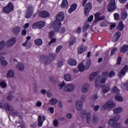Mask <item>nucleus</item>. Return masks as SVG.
Masks as SVG:
<instances>
[{
  "label": "nucleus",
  "instance_id": "nucleus-30",
  "mask_svg": "<svg viewBox=\"0 0 128 128\" xmlns=\"http://www.w3.org/2000/svg\"><path fill=\"white\" fill-rule=\"evenodd\" d=\"M128 50V46L125 44L123 46H122L120 49V52H122V54H124V52H126Z\"/></svg>",
  "mask_w": 128,
  "mask_h": 128
},
{
  "label": "nucleus",
  "instance_id": "nucleus-15",
  "mask_svg": "<svg viewBox=\"0 0 128 128\" xmlns=\"http://www.w3.org/2000/svg\"><path fill=\"white\" fill-rule=\"evenodd\" d=\"M120 36H122V34H120V32H117L115 33L114 36H113L112 40L114 42H118V40L120 38Z\"/></svg>",
  "mask_w": 128,
  "mask_h": 128
},
{
  "label": "nucleus",
  "instance_id": "nucleus-37",
  "mask_svg": "<svg viewBox=\"0 0 128 128\" xmlns=\"http://www.w3.org/2000/svg\"><path fill=\"white\" fill-rule=\"evenodd\" d=\"M5 108L7 110H11V111H14V108L12 106H10V105L8 104H5L4 106Z\"/></svg>",
  "mask_w": 128,
  "mask_h": 128
},
{
  "label": "nucleus",
  "instance_id": "nucleus-35",
  "mask_svg": "<svg viewBox=\"0 0 128 128\" xmlns=\"http://www.w3.org/2000/svg\"><path fill=\"white\" fill-rule=\"evenodd\" d=\"M49 104L52 106H54L58 104V100L54 98H52L50 100Z\"/></svg>",
  "mask_w": 128,
  "mask_h": 128
},
{
  "label": "nucleus",
  "instance_id": "nucleus-8",
  "mask_svg": "<svg viewBox=\"0 0 128 128\" xmlns=\"http://www.w3.org/2000/svg\"><path fill=\"white\" fill-rule=\"evenodd\" d=\"M33 14H34V7L32 6L28 7L27 10H26L25 18H32V16Z\"/></svg>",
  "mask_w": 128,
  "mask_h": 128
},
{
  "label": "nucleus",
  "instance_id": "nucleus-46",
  "mask_svg": "<svg viewBox=\"0 0 128 128\" xmlns=\"http://www.w3.org/2000/svg\"><path fill=\"white\" fill-rule=\"evenodd\" d=\"M76 38H74L71 39V41L70 42V46H72L74 44H76Z\"/></svg>",
  "mask_w": 128,
  "mask_h": 128
},
{
  "label": "nucleus",
  "instance_id": "nucleus-59",
  "mask_svg": "<svg viewBox=\"0 0 128 128\" xmlns=\"http://www.w3.org/2000/svg\"><path fill=\"white\" fill-rule=\"evenodd\" d=\"M66 32V28L62 27L60 30V34H64Z\"/></svg>",
  "mask_w": 128,
  "mask_h": 128
},
{
  "label": "nucleus",
  "instance_id": "nucleus-41",
  "mask_svg": "<svg viewBox=\"0 0 128 128\" xmlns=\"http://www.w3.org/2000/svg\"><path fill=\"white\" fill-rule=\"evenodd\" d=\"M128 17V14L126 11H123L122 13V20H126Z\"/></svg>",
  "mask_w": 128,
  "mask_h": 128
},
{
  "label": "nucleus",
  "instance_id": "nucleus-43",
  "mask_svg": "<svg viewBox=\"0 0 128 128\" xmlns=\"http://www.w3.org/2000/svg\"><path fill=\"white\" fill-rule=\"evenodd\" d=\"M6 46V42L4 41H2L0 42V51L2 50Z\"/></svg>",
  "mask_w": 128,
  "mask_h": 128
},
{
  "label": "nucleus",
  "instance_id": "nucleus-58",
  "mask_svg": "<svg viewBox=\"0 0 128 128\" xmlns=\"http://www.w3.org/2000/svg\"><path fill=\"white\" fill-rule=\"evenodd\" d=\"M98 96L96 94L93 95L92 96V100H98Z\"/></svg>",
  "mask_w": 128,
  "mask_h": 128
},
{
  "label": "nucleus",
  "instance_id": "nucleus-48",
  "mask_svg": "<svg viewBox=\"0 0 128 128\" xmlns=\"http://www.w3.org/2000/svg\"><path fill=\"white\" fill-rule=\"evenodd\" d=\"M62 46H58L56 48V54H58V52H60L62 50Z\"/></svg>",
  "mask_w": 128,
  "mask_h": 128
},
{
  "label": "nucleus",
  "instance_id": "nucleus-44",
  "mask_svg": "<svg viewBox=\"0 0 128 128\" xmlns=\"http://www.w3.org/2000/svg\"><path fill=\"white\" fill-rule=\"evenodd\" d=\"M100 24V26H102V28H104L106 26H108V22L107 21H104L102 22Z\"/></svg>",
  "mask_w": 128,
  "mask_h": 128
},
{
  "label": "nucleus",
  "instance_id": "nucleus-13",
  "mask_svg": "<svg viewBox=\"0 0 128 128\" xmlns=\"http://www.w3.org/2000/svg\"><path fill=\"white\" fill-rule=\"evenodd\" d=\"M92 10V2H89L86 4L84 8V14L85 16H88V12H90V10Z\"/></svg>",
  "mask_w": 128,
  "mask_h": 128
},
{
  "label": "nucleus",
  "instance_id": "nucleus-10",
  "mask_svg": "<svg viewBox=\"0 0 128 128\" xmlns=\"http://www.w3.org/2000/svg\"><path fill=\"white\" fill-rule=\"evenodd\" d=\"M46 26V22L44 21H40L32 24V28H42Z\"/></svg>",
  "mask_w": 128,
  "mask_h": 128
},
{
  "label": "nucleus",
  "instance_id": "nucleus-6",
  "mask_svg": "<svg viewBox=\"0 0 128 128\" xmlns=\"http://www.w3.org/2000/svg\"><path fill=\"white\" fill-rule=\"evenodd\" d=\"M116 8V0H111L108 6V12H114Z\"/></svg>",
  "mask_w": 128,
  "mask_h": 128
},
{
  "label": "nucleus",
  "instance_id": "nucleus-62",
  "mask_svg": "<svg viewBox=\"0 0 128 128\" xmlns=\"http://www.w3.org/2000/svg\"><path fill=\"white\" fill-rule=\"evenodd\" d=\"M22 36H26V30L24 29L22 32Z\"/></svg>",
  "mask_w": 128,
  "mask_h": 128
},
{
  "label": "nucleus",
  "instance_id": "nucleus-26",
  "mask_svg": "<svg viewBox=\"0 0 128 128\" xmlns=\"http://www.w3.org/2000/svg\"><path fill=\"white\" fill-rule=\"evenodd\" d=\"M23 46H25L26 50H29V48L32 46V43L28 42V40H26V42L22 44Z\"/></svg>",
  "mask_w": 128,
  "mask_h": 128
},
{
  "label": "nucleus",
  "instance_id": "nucleus-4",
  "mask_svg": "<svg viewBox=\"0 0 128 128\" xmlns=\"http://www.w3.org/2000/svg\"><path fill=\"white\" fill-rule=\"evenodd\" d=\"M120 116L117 115L114 117V118H112L110 119L108 122L109 126H112V128H120V124L116 122L118 120H120Z\"/></svg>",
  "mask_w": 128,
  "mask_h": 128
},
{
  "label": "nucleus",
  "instance_id": "nucleus-22",
  "mask_svg": "<svg viewBox=\"0 0 128 128\" xmlns=\"http://www.w3.org/2000/svg\"><path fill=\"white\" fill-rule=\"evenodd\" d=\"M39 15L40 18H48V16H50V14L46 11L40 12Z\"/></svg>",
  "mask_w": 128,
  "mask_h": 128
},
{
  "label": "nucleus",
  "instance_id": "nucleus-56",
  "mask_svg": "<svg viewBox=\"0 0 128 128\" xmlns=\"http://www.w3.org/2000/svg\"><path fill=\"white\" fill-rule=\"evenodd\" d=\"M1 64H2V66H8V62L4 60L1 62Z\"/></svg>",
  "mask_w": 128,
  "mask_h": 128
},
{
  "label": "nucleus",
  "instance_id": "nucleus-60",
  "mask_svg": "<svg viewBox=\"0 0 128 128\" xmlns=\"http://www.w3.org/2000/svg\"><path fill=\"white\" fill-rule=\"evenodd\" d=\"M48 110L51 114H54V107H50L48 108Z\"/></svg>",
  "mask_w": 128,
  "mask_h": 128
},
{
  "label": "nucleus",
  "instance_id": "nucleus-27",
  "mask_svg": "<svg viewBox=\"0 0 128 128\" xmlns=\"http://www.w3.org/2000/svg\"><path fill=\"white\" fill-rule=\"evenodd\" d=\"M96 76H98V73L96 72H92L89 76V80H90V82L94 80V78H96Z\"/></svg>",
  "mask_w": 128,
  "mask_h": 128
},
{
  "label": "nucleus",
  "instance_id": "nucleus-20",
  "mask_svg": "<svg viewBox=\"0 0 128 128\" xmlns=\"http://www.w3.org/2000/svg\"><path fill=\"white\" fill-rule=\"evenodd\" d=\"M82 64L86 68V70L90 68L92 62L90 60H85L82 62Z\"/></svg>",
  "mask_w": 128,
  "mask_h": 128
},
{
  "label": "nucleus",
  "instance_id": "nucleus-38",
  "mask_svg": "<svg viewBox=\"0 0 128 128\" xmlns=\"http://www.w3.org/2000/svg\"><path fill=\"white\" fill-rule=\"evenodd\" d=\"M14 34H20V28L18 26L14 28L12 30Z\"/></svg>",
  "mask_w": 128,
  "mask_h": 128
},
{
  "label": "nucleus",
  "instance_id": "nucleus-1",
  "mask_svg": "<svg viewBox=\"0 0 128 128\" xmlns=\"http://www.w3.org/2000/svg\"><path fill=\"white\" fill-rule=\"evenodd\" d=\"M64 20V14L62 12H59L56 16V20L52 23L50 24V26H52L55 32H58L60 26H62V24L60 22H62Z\"/></svg>",
  "mask_w": 128,
  "mask_h": 128
},
{
  "label": "nucleus",
  "instance_id": "nucleus-45",
  "mask_svg": "<svg viewBox=\"0 0 128 128\" xmlns=\"http://www.w3.org/2000/svg\"><path fill=\"white\" fill-rule=\"evenodd\" d=\"M58 86L60 90H64V88L66 86V82L64 81L58 84Z\"/></svg>",
  "mask_w": 128,
  "mask_h": 128
},
{
  "label": "nucleus",
  "instance_id": "nucleus-54",
  "mask_svg": "<svg viewBox=\"0 0 128 128\" xmlns=\"http://www.w3.org/2000/svg\"><path fill=\"white\" fill-rule=\"evenodd\" d=\"M112 92H120V90L118 89V88H116V86H114L112 90Z\"/></svg>",
  "mask_w": 128,
  "mask_h": 128
},
{
  "label": "nucleus",
  "instance_id": "nucleus-32",
  "mask_svg": "<svg viewBox=\"0 0 128 128\" xmlns=\"http://www.w3.org/2000/svg\"><path fill=\"white\" fill-rule=\"evenodd\" d=\"M124 28V25L122 22H120L118 24V26H117V30H122Z\"/></svg>",
  "mask_w": 128,
  "mask_h": 128
},
{
  "label": "nucleus",
  "instance_id": "nucleus-53",
  "mask_svg": "<svg viewBox=\"0 0 128 128\" xmlns=\"http://www.w3.org/2000/svg\"><path fill=\"white\" fill-rule=\"evenodd\" d=\"M53 124L54 126L55 127H57L58 126V120H55L54 122H53Z\"/></svg>",
  "mask_w": 128,
  "mask_h": 128
},
{
  "label": "nucleus",
  "instance_id": "nucleus-29",
  "mask_svg": "<svg viewBox=\"0 0 128 128\" xmlns=\"http://www.w3.org/2000/svg\"><path fill=\"white\" fill-rule=\"evenodd\" d=\"M113 111L114 114H120L122 112V108L121 107L116 108L113 110Z\"/></svg>",
  "mask_w": 128,
  "mask_h": 128
},
{
  "label": "nucleus",
  "instance_id": "nucleus-47",
  "mask_svg": "<svg viewBox=\"0 0 128 128\" xmlns=\"http://www.w3.org/2000/svg\"><path fill=\"white\" fill-rule=\"evenodd\" d=\"M90 28V24H84L83 26L82 32H84L86 30H88Z\"/></svg>",
  "mask_w": 128,
  "mask_h": 128
},
{
  "label": "nucleus",
  "instance_id": "nucleus-28",
  "mask_svg": "<svg viewBox=\"0 0 128 128\" xmlns=\"http://www.w3.org/2000/svg\"><path fill=\"white\" fill-rule=\"evenodd\" d=\"M78 68L79 72H82L86 70V67L84 66V63L81 62L78 65Z\"/></svg>",
  "mask_w": 128,
  "mask_h": 128
},
{
  "label": "nucleus",
  "instance_id": "nucleus-34",
  "mask_svg": "<svg viewBox=\"0 0 128 128\" xmlns=\"http://www.w3.org/2000/svg\"><path fill=\"white\" fill-rule=\"evenodd\" d=\"M68 6V2L66 0H64L61 4V7L66 8Z\"/></svg>",
  "mask_w": 128,
  "mask_h": 128
},
{
  "label": "nucleus",
  "instance_id": "nucleus-14",
  "mask_svg": "<svg viewBox=\"0 0 128 128\" xmlns=\"http://www.w3.org/2000/svg\"><path fill=\"white\" fill-rule=\"evenodd\" d=\"M90 88V84H85L82 85L81 88V92L84 94L88 92V89Z\"/></svg>",
  "mask_w": 128,
  "mask_h": 128
},
{
  "label": "nucleus",
  "instance_id": "nucleus-33",
  "mask_svg": "<svg viewBox=\"0 0 128 128\" xmlns=\"http://www.w3.org/2000/svg\"><path fill=\"white\" fill-rule=\"evenodd\" d=\"M14 92L12 90L10 92L9 95L7 96V100H12V98H14V96H12V94H14Z\"/></svg>",
  "mask_w": 128,
  "mask_h": 128
},
{
  "label": "nucleus",
  "instance_id": "nucleus-9",
  "mask_svg": "<svg viewBox=\"0 0 128 128\" xmlns=\"http://www.w3.org/2000/svg\"><path fill=\"white\" fill-rule=\"evenodd\" d=\"M12 10H14V5L12 2L9 3L3 10L4 12H6V14H10Z\"/></svg>",
  "mask_w": 128,
  "mask_h": 128
},
{
  "label": "nucleus",
  "instance_id": "nucleus-12",
  "mask_svg": "<svg viewBox=\"0 0 128 128\" xmlns=\"http://www.w3.org/2000/svg\"><path fill=\"white\" fill-rule=\"evenodd\" d=\"M16 42V38H12L10 40H8L6 42V46L8 48H10V46H12Z\"/></svg>",
  "mask_w": 128,
  "mask_h": 128
},
{
  "label": "nucleus",
  "instance_id": "nucleus-23",
  "mask_svg": "<svg viewBox=\"0 0 128 128\" xmlns=\"http://www.w3.org/2000/svg\"><path fill=\"white\" fill-rule=\"evenodd\" d=\"M128 70V66H124V68L121 70L120 72L118 74V76L120 78H122L124 74H126V72Z\"/></svg>",
  "mask_w": 128,
  "mask_h": 128
},
{
  "label": "nucleus",
  "instance_id": "nucleus-64",
  "mask_svg": "<svg viewBox=\"0 0 128 128\" xmlns=\"http://www.w3.org/2000/svg\"><path fill=\"white\" fill-rule=\"evenodd\" d=\"M42 102L40 101H38L36 104V106H38V107L42 106Z\"/></svg>",
  "mask_w": 128,
  "mask_h": 128
},
{
  "label": "nucleus",
  "instance_id": "nucleus-63",
  "mask_svg": "<svg viewBox=\"0 0 128 128\" xmlns=\"http://www.w3.org/2000/svg\"><path fill=\"white\" fill-rule=\"evenodd\" d=\"M56 40V38H52L51 39L50 42L48 43V44H53V42H55Z\"/></svg>",
  "mask_w": 128,
  "mask_h": 128
},
{
  "label": "nucleus",
  "instance_id": "nucleus-42",
  "mask_svg": "<svg viewBox=\"0 0 128 128\" xmlns=\"http://www.w3.org/2000/svg\"><path fill=\"white\" fill-rule=\"evenodd\" d=\"M38 126H42L43 122L42 120V116H39L38 117Z\"/></svg>",
  "mask_w": 128,
  "mask_h": 128
},
{
  "label": "nucleus",
  "instance_id": "nucleus-50",
  "mask_svg": "<svg viewBox=\"0 0 128 128\" xmlns=\"http://www.w3.org/2000/svg\"><path fill=\"white\" fill-rule=\"evenodd\" d=\"M116 23H110V30H113L114 28H116Z\"/></svg>",
  "mask_w": 128,
  "mask_h": 128
},
{
  "label": "nucleus",
  "instance_id": "nucleus-57",
  "mask_svg": "<svg viewBox=\"0 0 128 128\" xmlns=\"http://www.w3.org/2000/svg\"><path fill=\"white\" fill-rule=\"evenodd\" d=\"M66 118H68L69 120H70V118H72V115L70 113H68L66 114Z\"/></svg>",
  "mask_w": 128,
  "mask_h": 128
},
{
  "label": "nucleus",
  "instance_id": "nucleus-21",
  "mask_svg": "<svg viewBox=\"0 0 128 128\" xmlns=\"http://www.w3.org/2000/svg\"><path fill=\"white\" fill-rule=\"evenodd\" d=\"M16 68L19 72H22L24 70V65L22 62H19L16 66Z\"/></svg>",
  "mask_w": 128,
  "mask_h": 128
},
{
  "label": "nucleus",
  "instance_id": "nucleus-61",
  "mask_svg": "<svg viewBox=\"0 0 128 128\" xmlns=\"http://www.w3.org/2000/svg\"><path fill=\"white\" fill-rule=\"evenodd\" d=\"M62 64H64V62H60L57 65L58 68H60L61 66H62Z\"/></svg>",
  "mask_w": 128,
  "mask_h": 128
},
{
  "label": "nucleus",
  "instance_id": "nucleus-11",
  "mask_svg": "<svg viewBox=\"0 0 128 128\" xmlns=\"http://www.w3.org/2000/svg\"><path fill=\"white\" fill-rule=\"evenodd\" d=\"M76 108L77 110L80 112L82 110V108H84V102L82 100H78L76 101Z\"/></svg>",
  "mask_w": 128,
  "mask_h": 128
},
{
  "label": "nucleus",
  "instance_id": "nucleus-18",
  "mask_svg": "<svg viewBox=\"0 0 128 128\" xmlns=\"http://www.w3.org/2000/svg\"><path fill=\"white\" fill-rule=\"evenodd\" d=\"M94 18L96 20H104V18H106V16H100V13L99 12L94 14Z\"/></svg>",
  "mask_w": 128,
  "mask_h": 128
},
{
  "label": "nucleus",
  "instance_id": "nucleus-19",
  "mask_svg": "<svg viewBox=\"0 0 128 128\" xmlns=\"http://www.w3.org/2000/svg\"><path fill=\"white\" fill-rule=\"evenodd\" d=\"M110 90V85H104L102 86V92L103 94H106Z\"/></svg>",
  "mask_w": 128,
  "mask_h": 128
},
{
  "label": "nucleus",
  "instance_id": "nucleus-7",
  "mask_svg": "<svg viewBox=\"0 0 128 128\" xmlns=\"http://www.w3.org/2000/svg\"><path fill=\"white\" fill-rule=\"evenodd\" d=\"M104 110L110 108H116V104L112 100H108L107 102L103 105L102 106Z\"/></svg>",
  "mask_w": 128,
  "mask_h": 128
},
{
  "label": "nucleus",
  "instance_id": "nucleus-39",
  "mask_svg": "<svg viewBox=\"0 0 128 128\" xmlns=\"http://www.w3.org/2000/svg\"><path fill=\"white\" fill-rule=\"evenodd\" d=\"M8 84H6V82L4 81H2L0 82V86H1L2 88H6Z\"/></svg>",
  "mask_w": 128,
  "mask_h": 128
},
{
  "label": "nucleus",
  "instance_id": "nucleus-17",
  "mask_svg": "<svg viewBox=\"0 0 128 128\" xmlns=\"http://www.w3.org/2000/svg\"><path fill=\"white\" fill-rule=\"evenodd\" d=\"M68 64L69 66H74L78 64V62H76V60L74 58H70L68 60Z\"/></svg>",
  "mask_w": 128,
  "mask_h": 128
},
{
  "label": "nucleus",
  "instance_id": "nucleus-2",
  "mask_svg": "<svg viewBox=\"0 0 128 128\" xmlns=\"http://www.w3.org/2000/svg\"><path fill=\"white\" fill-rule=\"evenodd\" d=\"M108 72H104L102 74V76L99 75L96 78L94 86L96 88H100V86L101 84H106V82L108 80Z\"/></svg>",
  "mask_w": 128,
  "mask_h": 128
},
{
  "label": "nucleus",
  "instance_id": "nucleus-51",
  "mask_svg": "<svg viewBox=\"0 0 128 128\" xmlns=\"http://www.w3.org/2000/svg\"><path fill=\"white\" fill-rule=\"evenodd\" d=\"M116 76V73L114 72V71H111L108 74L109 78H112V76Z\"/></svg>",
  "mask_w": 128,
  "mask_h": 128
},
{
  "label": "nucleus",
  "instance_id": "nucleus-40",
  "mask_svg": "<svg viewBox=\"0 0 128 128\" xmlns=\"http://www.w3.org/2000/svg\"><path fill=\"white\" fill-rule=\"evenodd\" d=\"M115 100L118 102H122L124 100V98L120 95H116L115 96Z\"/></svg>",
  "mask_w": 128,
  "mask_h": 128
},
{
  "label": "nucleus",
  "instance_id": "nucleus-55",
  "mask_svg": "<svg viewBox=\"0 0 128 128\" xmlns=\"http://www.w3.org/2000/svg\"><path fill=\"white\" fill-rule=\"evenodd\" d=\"M114 18L116 20H118V18H120V15L118 14L115 13L114 14Z\"/></svg>",
  "mask_w": 128,
  "mask_h": 128
},
{
  "label": "nucleus",
  "instance_id": "nucleus-36",
  "mask_svg": "<svg viewBox=\"0 0 128 128\" xmlns=\"http://www.w3.org/2000/svg\"><path fill=\"white\" fill-rule=\"evenodd\" d=\"M34 44L36 46H42V40L40 38L36 39L34 40Z\"/></svg>",
  "mask_w": 128,
  "mask_h": 128
},
{
  "label": "nucleus",
  "instance_id": "nucleus-16",
  "mask_svg": "<svg viewBox=\"0 0 128 128\" xmlns=\"http://www.w3.org/2000/svg\"><path fill=\"white\" fill-rule=\"evenodd\" d=\"M64 80L66 82H72L74 78L70 74H66L64 75Z\"/></svg>",
  "mask_w": 128,
  "mask_h": 128
},
{
  "label": "nucleus",
  "instance_id": "nucleus-52",
  "mask_svg": "<svg viewBox=\"0 0 128 128\" xmlns=\"http://www.w3.org/2000/svg\"><path fill=\"white\" fill-rule=\"evenodd\" d=\"M33 88L34 92H38V86L34 85Z\"/></svg>",
  "mask_w": 128,
  "mask_h": 128
},
{
  "label": "nucleus",
  "instance_id": "nucleus-3",
  "mask_svg": "<svg viewBox=\"0 0 128 128\" xmlns=\"http://www.w3.org/2000/svg\"><path fill=\"white\" fill-rule=\"evenodd\" d=\"M86 122L88 124H90V122L96 124L98 123V118L96 116H94L90 118V112H88L86 114Z\"/></svg>",
  "mask_w": 128,
  "mask_h": 128
},
{
  "label": "nucleus",
  "instance_id": "nucleus-24",
  "mask_svg": "<svg viewBox=\"0 0 128 128\" xmlns=\"http://www.w3.org/2000/svg\"><path fill=\"white\" fill-rule=\"evenodd\" d=\"M88 48L86 46H80L78 48V52L79 54H82Z\"/></svg>",
  "mask_w": 128,
  "mask_h": 128
},
{
  "label": "nucleus",
  "instance_id": "nucleus-5",
  "mask_svg": "<svg viewBox=\"0 0 128 128\" xmlns=\"http://www.w3.org/2000/svg\"><path fill=\"white\" fill-rule=\"evenodd\" d=\"M74 90H76V85L72 84H68L64 87L62 90L64 92H72Z\"/></svg>",
  "mask_w": 128,
  "mask_h": 128
},
{
  "label": "nucleus",
  "instance_id": "nucleus-49",
  "mask_svg": "<svg viewBox=\"0 0 128 128\" xmlns=\"http://www.w3.org/2000/svg\"><path fill=\"white\" fill-rule=\"evenodd\" d=\"M116 50H118L117 48L115 47V48H113L111 51L110 55L114 56V52H116Z\"/></svg>",
  "mask_w": 128,
  "mask_h": 128
},
{
  "label": "nucleus",
  "instance_id": "nucleus-31",
  "mask_svg": "<svg viewBox=\"0 0 128 128\" xmlns=\"http://www.w3.org/2000/svg\"><path fill=\"white\" fill-rule=\"evenodd\" d=\"M14 70H9L7 72L8 78H14Z\"/></svg>",
  "mask_w": 128,
  "mask_h": 128
},
{
  "label": "nucleus",
  "instance_id": "nucleus-25",
  "mask_svg": "<svg viewBox=\"0 0 128 128\" xmlns=\"http://www.w3.org/2000/svg\"><path fill=\"white\" fill-rule=\"evenodd\" d=\"M77 6H78V5L76 4H72L70 8L68 10V12H69V14H72V12H74V10H76Z\"/></svg>",
  "mask_w": 128,
  "mask_h": 128
}]
</instances>
